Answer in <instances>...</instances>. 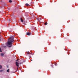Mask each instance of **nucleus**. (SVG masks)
<instances>
[{
    "label": "nucleus",
    "mask_w": 78,
    "mask_h": 78,
    "mask_svg": "<svg viewBox=\"0 0 78 78\" xmlns=\"http://www.w3.org/2000/svg\"><path fill=\"white\" fill-rule=\"evenodd\" d=\"M2 56V57H3L4 56V53H2L0 54Z\"/></svg>",
    "instance_id": "nucleus-4"
},
{
    "label": "nucleus",
    "mask_w": 78,
    "mask_h": 78,
    "mask_svg": "<svg viewBox=\"0 0 78 78\" xmlns=\"http://www.w3.org/2000/svg\"><path fill=\"white\" fill-rule=\"evenodd\" d=\"M15 64H16V66H17L18 67H19V63H18L17 62H16Z\"/></svg>",
    "instance_id": "nucleus-2"
},
{
    "label": "nucleus",
    "mask_w": 78,
    "mask_h": 78,
    "mask_svg": "<svg viewBox=\"0 0 78 78\" xmlns=\"http://www.w3.org/2000/svg\"><path fill=\"white\" fill-rule=\"evenodd\" d=\"M47 22H46L45 23H44V25H47Z\"/></svg>",
    "instance_id": "nucleus-11"
},
{
    "label": "nucleus",
    "mask_w": 78,
    "mask_h": 78,
    "mask_svg": "<svg viewBox=\"0 0 78 78\" xmlns=\"http://www.w3.org/2000/svg\"><path fill=\"white\" fill-rule=\"evenodd\" d=\"M2 68V65H0V69H1Z\"/></svg>",
    "instance_id": "nucleus-10"
},
{
    "label": "nucleus",
    "mask_w": 78,
    "mask_h": 78,
    "mask_svg": "<svg viewBox=\"0 0 78 78\" xmlns=\"http://www.w3.org/2000/svg\"><path fill=\"white\" fill-rule=\"evenodd\" d=\"M0 52H2V49H1V48L0 49Z\"/></svg>",
    "instance_id": "nucleus-13"
},
{
    "label": "nucleus",
    "mask_w": 78,
    "mask_h": 78,
    "mask_svg": "<svg viewBox=\"0 0 78 78\" xmlns=\"http://www.w3.org/2000/svg\"><path fill=\"white\" fill-rule=\"evenodd\" d=\"M26 6H30V5L28 3H27L25 4Z\"/></svg>",
    "instance_id": "nucleus-5"
},
{
    "label": "nucleus",
    "mask_w": 78,
    "mask_h": 78,
    "mask_svg": "<svg viewBox=\"0 0 78 78\" xmlns=\"http://www.w3.org/2000/svg\"><path fill=\"white\" fill-rule=\"evenodd\" d=\"M55 64V66H57V65H56V64Z\"/></svg>",
    "instance_id": "nucleus-15"
},
{
    "label": "nucleus",
    "mask_w": 78,
    "mask_h": 78,
    "mask_svg": "<svg viewBox=\"0 0 78 78\" xmlns=\"http://www.w3.org/2000/svg\"><path fill=\"white\" fill-rule=\"evenodd\" d=\"M30 53V52L29 51H27V55H29Z\"/></svg>",
    "instance_id": "nucleus-6"
},
{
    "label": "nucleus",
    "mask_w": 78,
    "mask_h": 78,
    "mask_svg": "<svg viewBox=\"0 0 78 78\" xmlns=\"http://www.w3.org/2000/svg\"><path fill=\"white\" fill-rule=\"evenodd\" d=\"M18 61V60H17L16 61V62H17Z\"/></svg>",
    "instance_id": "nucleus-17"
},
{
    "label": "nucleus",
    "mask_w": 78,
    "mask_h": 78,
    "mask_svg": "<svg viewBox=\"0 0 78 78\" xmlns=\"http://www.w3.org/2000/svg\"><path fill=\"white\" fill-rule=\"evenodd\" d=\"M7 72H8V73H9V69H8L7 70Z\"/></svg>",
    "instance_id": "nucleus-7"
},
{
    "label": "nucleus",
    "mask_w": 78,
    "mask_h": 78,
    "mask_svg": "<svg viewBox=\"0 0 78 78\" xmlns=\"http://www.w3.org/2000/svg\"><path fill=\"white\" fill-rule=\"evenodd\" d=\"M31 33L27 32V35H28V36H30V35H31Z\"/></svg>",
    "instance_id": "nucleus-3"
},
{
    "label": "nucleus",
    "mask_w": 78,
    "mask_h": 78,
    "mask_svg": "<svg viewBox=\"0 0 78 78\" xmlns=\"http://www.w3.org/2000/svg\"><path fill=\"white\" fill-rule=\"evenodd\" d=\"M51 67H53V64L51 65Z\"/></svg>",
    "instance_id": "nucleus-14"
},
{
    "label": "nucleus",
    "mask_w": 78,
    "mask_h": 78,
    "mask_svg": "<svg viewBox=\"0 0 78 78\" xmlns=\"http://www.w3.org/2000/svg\"><path fill=\"white\" fill-rule=\"evenodd\" d=\"M1 39H0V41H1Z\"/></svg>",
    "instance_id": "nucleus-18"
},
{
    "label": "nucleus",
    "mask_w": 78,
    "mask_h": 78,
    "mask_svg": "<svg viewBox=\"0 0 78 78\" xmlns=\"http://www.w3.org/2000/svg\"><path fill=\"white\" fill-rule=\"evenodd\" d=\"M22 63H20V64H22Z\"/></svg>",
    "instance_id": "nucleus-16"
},
{
    "label": "nucleus",
    "mask_w": 78,
    "mask_h": 78,
    "mask_svg": "<svg viewBox=\"0 0 78 78\" xmlns=\"http://www.w3.org/2000/svg\"><path fill=\"white\" fill-rule=\"evenodd\" d=\"M3 72V70L2 69L0 70V72Z\"/></svg>",
    "instance_id": "nucleus-12"
},
{
    "label": "nucleus",
    "mask_w": 78,
    "mask_h": 78,
    "mask_svg": "<svg viewBox=\"0 0 78 78\" xmlns=\"http://www.w3.org/2000/svg\"><path fill=\"white\" fill-rule=\"evenodd\" d=\"M21 21L22 22H23V20H22V18H21Z\"/></svg>",
    "instance_id": "nucleus-8"
},
{
    "label": "nucleus",
    "mask_w": 78,
    "mask_h": 78,
    "mask_svg": "<svg viewBox=\"0 0 78 78\" xmlns=\"http://www.w3.org/2000/svg\"><path fill=\"white\" fill-rule=\"evenodd\" d=\"M9 3H12V1L11 0H9Z\"/></svg>",
    "instance_id": "nucleus-9"
},
{
    "label": "nucleus",
    "mask_w": 78,
    "mask_h": 78,
    "mask_svg": "<svg viewBox=\"0 0 78 78\" xmlns=\"http://www.w3.org/2000/svg\"><path fill=\"white\" fill-rule=\"evenodd\" d=\"M14 36H12L9 37V41L7 43V45L9 47H11L12 46V43L14 41Z\"/></svg>",
    "instance_id": "nucleus-1"
}]
</instances>
